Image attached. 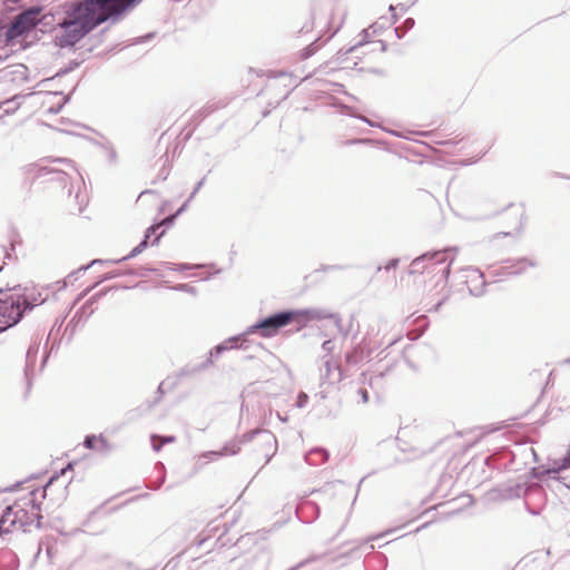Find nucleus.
<instances>
[{
	"instance_id": "obj_1",
	"label": "nucleus",
	"mask_w": 570,
	"mask_h": 570,
	"mask_svg": "<svg viewBox=\"0 0 570 570\" xmlns=\"http://www.w3.org/2000/svg\"><path fill=\"white\" fill-rule=\"evenodd\" d=\"M141 0H83L72 2L58 23L56 40L60 47L73 46L96 26L108 19L117 20L128 8Z\"/></svg>"
},
{
	"instance_id": "obj_2",
	"label": "nucleus",
	"mask_w": 570,
	"mask_h": 570,
	"mask_svg": "<svg viewBox=\"0 0 570 570\" xmlns=\"http://www.w3.org/2000/svg\"><path fill=\"white\" fill-rule=\"evenodd\" d=\"M295 315H296L295 312L284 311V312H279L274 315H271V316L250 325L243 335L230 337L227 341H225L224 343L215 346V348L210 352V357L208 358V363L209 364L213 363L212 357L214 355L218 356L224 351L233 348L234 347L233 343L240 341L247 334H253V333L259 332L261 336H263V337L274 336L281 327L289 324L293 321V318L295 317Z\"/></svg>"
},
{
	"instance_id": "obj_3",
	"label": "nucleus",
	"mask_w": 570,
	"mask_h": 570,
	"mask_svg": "<svg viewBox=\"0 0 570 570\" xmlns=\"http://www.w3.org/2000/svg\"><path fill=\"white\" fill-rule=\"evenodd\" d=\"M41 518L40 505L36 501H23V505L14 501L3 512L0 519V528H3L7 523L10 525L19 524L23 531H27L31 527L40 528Z\"/></svg>"
},
{
	"instance_id": "obj_4",
	"label": "nucleus",
	"mask_w": 570,
	"mask_h": 570,
	"mask_svg": "<svg viewBox=\"0 0 570 570\" xmlns=\"http://www.w3.org/2000/svg\"><path fill=\"white\" fill-rule=\"evenodd\" d=\"M29 307L27 299L20 295L0 298V331L16 325Z\"/></svg>"
},
{
	"instance_id": "obj_5",
	"label": "nucleus",
	"mask_w": 570,
	"mask_h": 570,
	"mask_svg": "<svg viewBox=\"0 0 570 570\" xmlns=\"http://www.w3.org/2000/svg\"><path fill=\"white\" fill-rule=\"evenodd\" d=\"M55 476H52L46 485H39L35 487V484L29 482H22V483H16L11 487L0 488V495L1 494H18V499H28L29 497H40L41 499H46L47 497V489L51 485L53 482Z\"/></svg>"
},
{
	"instance_id": "obj_6",
	"label": "nucleus",
	"mask_w": 570,
	"mask_h": 570,
	"mask_svg": "<svg viewBox=\"0 0 570 570\" xmlns=\"http://www.w3.org/2000/svg\"><path fill=\"white\" fill-rule=\"evenodd\" d=\"M450 252H456V248H446L443 250L425 253V254L414 258L411 263L410 273L414 274V273L423 272L425 268H428V265L425 263L431 264V265L444 263L446 261V254Z\"/></svg>"
},
{
	"instance_id": "obj_7",
	"label": "nucleus",
	"mask_w": 570,
	"mask_h": 570,
	"mask_svg": "<svg viewBox=\"0 0 570 570\" xmlns=\"http://www.w3.org/2000/svg\"><path fill=\"white\" fill-rule=\"evenodd\" d=\"M255 435H261L264 444L268 446V451L265 453V455L267 456V461H269L271 458L276 452V444H277L276 438L274 436V434L272 432H269L267 430L249 431L242 435L239 443L244 444V443L250 442Z\"/></svg>"
},
{
	"instance_id": "obj_8",
	"label": "nucleus",
	"mask_w": 570,
	"mask_h": 570,
	"mask_svg": "<svg viewBox=\"0 0 570 570\" xmlns=\"http://www.w3.org/2000/svg\"><path fill=\"white\" fill-rule=\"evenodd\" d=\"M308 494H321L324 497H350L353 494V490L342 481H332L325 483L317 490L311 491Z\"/></svg>"
},
{
	"instance_id": "obj_9",
	"label": "nucleus",
	"mask_w": 570,
	"mask_h": 570,
	"mask_svg": "<svg viewBox=\"0 0 570 570\" xmlns=\"http://www.w3.org/2000/svg\"><path fill=\"white\" fill-rule=\"evenodd\" d=\"M469 287V292L473 296H480L483 294L485 286L484 276L480 269L474 267H466L463 269Z\"/></svg>"
},
{
	"instance_id": "obj_10",
	"label": "nucleus",
	"mask_w": 570,
	"mask_h": 570,
	"mask_svg": "<svg viewBox=\"0 0 570 570\" xmlns=\"http://www.w3.org/2000/svg\"><path fill=\"white\" fill-rule=\"evenodd\" d=\"M22 170L26 175H32L35 177H41L46 175H58L59 177L57 179H61V175H68V173L63 169H59L56 167H47V166H40L38 164H28L22 167Z\"/></svg>"
},
{
	"instance_id": "obj_11",
	"label": "nucleus",
	"mask_w": 570,
	"mask_h": 570,
	"mask_svg": "<svg viewBox=\"0 0 570 570\" xmlns=\"http://www.w3.org/2000/svg\"><path fill=\"white\" fill-rule=\"evenodd\" d=\"M40 9L39 8H30L21 13H19L16 18L21 19V27L28 32L32 29L39 21Z\"/></svg>"
},
{
	"instance_id": "obj_12",
	"label": "nucleus",
	"mask_w": 570,
	"mask_h": 570,
	"mask_svg": "<svg viewBox=\"0 0 570 570\" xmlns=\"http://www.w3.org/2000/svg\"><path fill=\"white\" fill-rule=\"evenodd\" d=\"M21 19L14 18V20L11 22L10 27L6 31V42L7 45L11 43L14 39L22 36L27 31L23 27H21Z\"/></svg>"
},
{
	"instance_id": "obj_13",
	"label": "nucleus",
	"mask_w": 570,
	"mask_h": 570,
	"mask_svg": "<svg viewBox=\"0 0 570 570\" xmlns=\"http://www.w3.org/2000/svg\"><path fill=\"white\" fill-rule=\"evenodd\" d=\"M239 450H240L239 445H233V446L226 445V446H224V449L222 451L205 452L200 455V458L218 459L226 454L235 455L239 452Z\"/></svg>"
},
{
	"instance_id": "obj_14",
	"label": "nucleus",
	"mask_w": 570,
	"mask_h": 570,
	"mask_svg": "<svg viewBox=\"0 0 570 570\" xmlns=\"http://www.w3.org/2000/svg\"><path fill=\"white\" fill-rule=\"evenodd\" d=\"M21 99H22V96H14L11 99L3 101L0 106V110H2L3 115L13 114L16 110L19 109V107L21 105V101H20Z\"/></svg>"
},
{
	"instance_id": "obj_15",
	"label": "nucleus",
	"mask_w": 570,
	"mask_h": 570,
	"mask_svg": "<svg viewBox=\"0 0 570 570\" xmlns=\"http://www.w3.org/2000/svg\"><path fill=\"white\" fill-rule=\"evenodd\" d=\"M269 556L266 552H259L253 558L252 570H267Z\"/></svg>"
},
{
	"instance_id": "obj_16",
	"label": "nucleus",
	"mask_w": 570,
	"mask_h": 570,
	"mask_svg": "<svg viewBox=\"0 0 570 570\" xmlns=\"http://www.w3.org/2000/svg\"><path fill=\"white\" fill-rule=\"evenodd\" d=\"M375 33H376V28H375V26H374V24H373V26H371V27H370V28H367V29H364V30L361 32V35H360V36L362 37V38H361V40L358 41V43H357L356 46L352 47V48L350 49V51H353V50H355L357 47L363 46L364 43H366V42H367V39H368L372 35H375Z\"/></svg>"
},
{
	"instance_id": "obj_17",
	"label": "nucleus",
	"mask_w": 570,
	"mask_h": 570,
	"mask_svg": "<svg viewBox=\"0 0 570 570\" xmlns=\"http://www.w3.org/2000/svg\"><path fill=\"white\" fill-rule=\"evenodd\" d=\"M147 245H148V242L146 239H142L127 256L122 257L119 261H115V263L136 257L137 255L142 253V250L147 247Z\"/></svg>"
},
{
	"instance_id": "obj_18",
	"label": "nucleus",
	"mask_w": 570,
	"mask_h": 570,
	"mask_svg": "<svg viewBox=\"0 0 570 570\" xmlns=\"http://www.w3.org/2000/svg\"><path fill=\"white\" fill-rule=\"evenodd\" d=\"M518 265L520 266L519 268L517 269H513V266H508L505 267L507 269H509L508 274H520L521 272H523L528 266H535V263L531 262V261H528V259H521L520 262H518Z\"/></svg>"
},
{
	"instance_id": "obj_19",
	"label": "nucleus",
	"mask_w": 570,
	"mask_h": 570,
	"mask_svg": "<svg viewBox=\"0 0 570 570\" xmlns=\"http://www.w3.org/2000/svg\"><path fill=\"white\" fill-rule=\"evenodd\" d=\"M97 441H99L104 446H107V441L102 436H99V439H97L95 435L87 436L85 439V441H83V445L87 449H94L95 448V443Z\"/></svg>"
},
{
	"instance_id": "obj_20",
	"label": "nucleus",
	"mask_w": 570,
	"mask_h": 570,
	"mask_svg": "<svg viewBox=\"0 0 570 570\" xmlns=\"http://www.w3.org/2000/svg\"><path fill=\"white\" fill-rule=\"evenodd\" d=\"M431 511H436L438 513L443 514V515H449L450 514V512L445 510V503L444 502H440L439 504H436V505H434L432 508L425 509L423 514H429Z\"/></svg>"
},
{
	"instance_id": "obj_21",
	"label": "nucleus",
	"mask_w": 570,
	"mask_h": 570,
	"mask_svg": "<svg viewBox=\"0 0 570 570\" xmlns=\"http://www.w3.org/2000/svg\"><path fill=\"white\" fill-rule=\"evenodd\" d=\"M308 395L305 392H299L297 395L296 406L302 409L307 404Z\"/></svg>"
},
{
	"instance_id": "obj_22",
	"label": "nucleus",
	"mask_w": 570,
	"mask_h": 570,
	"mask_svg": "<svg viewBox=\"0 0 570 570\" xmlns=\"http://www.w3.org/2000/svg\"><path fill=\"white\" fill-rule=\"evenodd\" d=\"M304 508H306V509H311V510H315V509H316V505H315L314 501H304V504H303V505H297V507L295 508L296 513L298 514V513H299V511H301L302 509H304Z\"/></svg>"
},
{
	"instance_id": "obj_23",
	"label": "nucleus",
	"mask_w": 570,
	"mask_h": 570,
	"mask_svg": "<svg viewBox=\"0 0 570 570\" xmlns=\"http://www.w3.org/2000/svg\"><path fill=\"white\" fill-rule=\"evenodd\" d=\"M151 442L154 451L159 452L163 446L161 441H159V435H151Z\"/></svg>"
},
{
	"instance_id": "obj_24",
	"label": "nucleus",
	"mask_w": 570,
	"mask_h": 570,
	"mask_svg": "<svg viewBox=\"0 0 570 570\" xmlns=\"http://www.w3.org/2000/svg\"><path fill=\"white\" fill-rule=\"evenodd\" d=\"M331 320H333L335 326L337 327V330L340 332H343V327H342V320L340 318L338 315H330L328 316Z\"/></svg>"
},
{
	"instance_id": "obj_25",
	"label": "nucleus",
	"mask_w": 570,
	"mask_h": 570,
	"mask_svg": "<svg viewBox=\"0 0 570 570\" xmlns=\"http://www.w3.org/2000/svg\"><path fill=\"white\" fill-rule=\"evenodd\" d=\"M313 454L321 455L323 461H326L327 456H328L327 452L324 449H316L309 453V455H313Z\"/></svg>"
},
{
	"instance_id": "obj_26",
	"label": "nucleus",
	"mask_w": 570,
	"mask_h": 570,
	"mask_svg": "<svg viewBox=\"0 0 570 570\" xmlns=\"http://www.w3.org/2000/svg\"><path fill=\"white\" fill-rule=\"evenodd\" d=\"M453 261H454V258H451V259H450V262H449V264L445 266V268H444V269H443V272H442V275H443V277H444L445 279H448V278H449V276H450V273H451V265H452Z\"/></svg>"
},
{
	"instance_id": "obj_27",
	"label": "nucleus",
	"mask_w": 570,
	"mask_h": 570,
	"mask_svg": "<svg viewBox=\"0 0 570 570\" xmlns=\"http://www.w3.org/2000/svg\"><path fill=\"white\" fill-rule=\"evenodd\" d=\"M158 227H159V225H154V226H150L149 228H147L144 239H146L148 242L149 237L157 230Z\"/></svg>"
},
{
	"instance_id": "obj_28",
	"label": "nucleus",
	"mask_w": 570,
	"mask_h": 570,
	"mask_svg": "<svg viewBox=\"0 0 570 570\" xmlns=\"http://www.w3.org/2000/svg\"><path fill=\"white\" fill-rule=\"evenodd\" d=\"M333 347H334V345H333V342H332L331 340H327V341H325V342L322 344V348H323L324 351H326L327 353H331V352L333 351Z\"/></svg>"
},
{
	"instance_id": "obj_29",
	"label": "nucleus",
	"mask_w": 570,
	"mask_h": 570,
	"mask_svg": "<svg viewBox=\"0 0 570 570\" xmlns=\"http://www.w3.org/2000/svg\"><path fill=\"white\" fill-rule=\"evenodd\" d=\"M203 185H204V179H202L200 181L197 183L193 193L189 196V200H191L195 197V195L198 193V190L202 188Z\"/></svg>"
},
{
	"instance_id": "obj_30",
	"label": "nucleus",
	"mask_w": 570,
	"mask_h": 570,
	"mask_svg": "<svg viewBox=\"0 0 570 570\" xmlns=\"http://www.w3.org/2000/svg\"><path fill=\"white\" fill-rule=\"evenodd\" d=\"M176 438L170 435V436H159V441H161V444H167V443H173L175 442Z\"/></svg>"
},
{
	"instance_id": "obj_31",
	"label": "nucleus",
	"mask_w": 570,
	"mask_h": 570,
	"mask_svg": "<svg viewBox=\"0 0 570 570\" xmlns=\"http://www.w3.org/2000/svg\"><path fill=\"white\" fill-rule=\"evenodd\" d=\"M399 264V259L397 258H393L391 259L386 265H385V269L389 271L391 268H395Z\"/></svg>"
},
{
	"instance_id": "obj_32",
	"label": "nucleus",
	"mask_w": 570,
	"mask_h": 570,
	"mask_svg": "<svg viewBox=\"0 0 570 570\" xmlns=\"http://www.w3.org/2000/svg\"><path fill=\"white\" fill-rule=\"evenodd\" d=\"M177 216H175V214L173 216H169V217H166L160 224V225H170L174 223V220L176 219Z\"/></svg>"
},
{
	"instance_id": "obj_33",
	"label": "nucleus",
	"mask_w": 570,
	"mask_h": 570,
	"mask_svg": "<svg viewBox=\"0 0 570 570\" xmlns=\"http://www.w3.org/2000/svg\"><path fill=\"white\" fill-rule=\"evenodd\" d=\"M358 394H360V395H361V397H362V402H363V403H367V401H368V393H367V391H366V390L361 389V390L358 391Z\"/></svg>"
},
{
	"instance_id": "obj_34",
	"label": "nucleus",
	"mask_w": 570,
	"mask_h": 570,
	"mask_svg": "<svg viewBox=\"0 0 570 570\" xmlns=\"http://www.w3.org/2000/svg\"><path fill=\"white\" fill-rule=\"evenodd\" d=\"M414 26V19L412 18H407L405 21H404V29L405 30H409L411 28H413Z\"/></svg>"
},
{
	"instance_id": "obj_35",
	"label": "nucleus",
	"mask_w": 570,
	"mask_h": 570,
	"mask_svg": "<svg viewBox=\"0 0 570 570\" xmlns=\"http://www.w3.org/2000/svg\"><path fill=\"white\" fill-rule=\"evenodd\" d=\"M189 202H190L189 199H188L187 202H185V203L183 204V206H181V207L176 212L175 216H178V215H180L181 213H184V212L186 210V208L188 207V203H189Z\"/></svg>"
},
{
	"instance_id": "obj_36",
	"label": "nucleus",
	"mask_w": 570,
	"mask_h": 570,
	"mask_svg": "<svg viewBox=\"0 0 570 570\" xmlns=\"http://www.w3.org/2000/svg\"><path fill=\"white\" fill-rule=\"evenodd\" d=\"M441 481L445 485H451L452 484V478L451 476H443Z\"/></svg>"
},
{
	"instance_id": "obj_37",
	"label": "nucleus",
	"mask_w": 570,
	"mask_h": 570,
	"mask_svg": "<svg viewBox=\"0 0 570 570\" xmlns=\"http://www.w3.org/2000/svg\"><path fill=\"white\" fill-rule=\"evenodd\" d=\"M345 358H346V362H347V363H355V362H356V361L354 360V356H353V354H352V353H347V354H346V356H345Z\"/></svg>"
},
{
	"instance_id": "obj_38",
	"label": "nucleus",
	"mask_w": 570,
	"mask_h": 570,
	"mask_svg": "<svg viewBox=\"0 0 570 570\" xmlns=\"http://www.w3.org/2000/svg\"><path fill=\"white\" fill-rule=\"evenodd\" d=\"M311 313H312V316L315 317V318L324 317V315L322 314L321 311H313Z\"/></svg>"
},
{
	"instance_id": "obj_39",
	"label": "nucleus",
	"mask_w": 570,
	"mask_h": 570,
	"mask_svg": "<svg viewBox=\"0 0 570 570\" xmlns=\"http://www.w3.org/2000/svg\"><path fill=\"white\" fill-rule=\"evenodd\" d=\"M376 45L380 46L381 51H385V43L383 41H377Z\"/></svg>"
},
{
	"instance_id": "obj_40",
	"label": "nucleus",
	"mask_w": 570,
	"mask_h": 570,
	"mask_svg": "<svg viewBox=\"0 0 570 570\" xmlns=\"http://www.w3.org/2000/svg\"><path fill=\"white\" fill-rule=\"evenodd\" d=\"M277 417H278L282 422H287V417H286V416H282L279 413H277Z\"/></svg>"
},
{
	"instance_id": "obj_41",
	"label": "nucleus",
	"mask_w": 570,
	"mask_h": 570,
	"mask_svg": "<svg viewBox=\"0 0 570 570\" xmlns=\"http://www.w3.org/2000/svg\"><path fill=\"white\" fill-rule=\"evenodd\" d=\"M383 537V534H379V535H375V537H371L367 539V541H373V540H376L379 538Z\"/></svg>"
},
{
	"instance_id": "obj_42",
	"label": "nucleus",
	"mask_w": 570,
	"mask_h": 570,
	"mask_svg": "<svg viewBox=\"0 0 570 570\" xmlns=\"http://www.w3.org/2000/svg\"><path fill=\"white\" fill-rule=\"evenodd\" d=\"M101 263H102V261H100V259H95V261H92V262H91V264H90V265H96V264H101Z\"/></svg>"
},
{
	"instance_id": "obj_43",
	"label": "nucleus",
	"mask_w": 570,
	"mask_h": 570,
	"mask_svg": "<svg viewBox=\"0 0 570 570\" xmlns=\"http://www.w3.org/2000/svg\"><path fill=\"white\" fill-rule=\"evenodd\" d=\"M150 193H153V191H151V190H145V191H141V194H140V196H139V197H141V196H144V195H146V194H150Z\"/></svg>"
},
{
	"instance_id": "obj_44",
	"label": "nucleus",
	"mask_w": 570,
	"mask_h": 570,
	"mask_svg": "<svg viewBox=\"0 0 570 570\" xmlns=\"http://www.w3.org/2000/svg\"><path fill=\"white\" fill-rule=\"evenodd\" d=\"M442 303H443L442 301H441V302H439V303L435 305V308H434V309H435V311H438V309L440 308V306L442 305Z\"/></svg>"
},
{
	"instance_id": "obj_45",
	"label": "nucleus",
	"mask_w": 570,
	"mask_h": 570,
	"mask_svg": "<svg viewBox=\"0 0 570 570\" xmlns=\"http://www.w3.org/2000/svg\"><path fill=\"white\" fill-rule=\"evenodd\" d=\"M395 33L397 35L399 38H401L402 36L400 35V28H395Z\"/></svg>"
},
{
	"instance_id": "obj_46",
	"label": "nucleus",
	"mask_w": 570,
	"mask_h": 570,
	"mask_svg": "<svg viewBox=\"0 0 570 570\" xmlns=\"http://www.w3.org/2000/svg\"><path fill=\"white\" fill-rule=\"evenodd\" d=\"M204 458H200L199 456V460H203ZM206 460L204 461V464H207L208 463V460H210L209 458H205Z\"/></svg>"
},
{
	"instance_id": "obj_47",
	"label": "nucleus",
	"mask_w": 570,
	"mask_h": 570,
	"mask_svg": "<svg viewBox=\"0 0 570 570\" xmlns=\"http://www.w3.org/2000/svg\"><path fill=\"white\" fill-rule=\"evenodd\" d=\"M204 458H200L199 456V460H203ZM206 460L204 461V464H207L208 463V460H210L209 458H205Z\"/></svg>"
},
{
	"instance_id": "obj_48",
	"label": "nucleus",
	"mask_w": 570,
	"mask_h": 570,
	"mask_svg": "<svg viewBox=\"0 0 570 570\" xmlns=\"http://www.w3.org/2000/svg\"><path fill=\"white\" fill-rule=\"evenodd\" d=\"M163 234H164V233H161L157 238H155V240L153 242V244H156Z\"/></svg>"
},
{
	"instance_id": "obj_49",
	"label": "nucleus",
	"mask_w": 570,
	"mask_h": 570,
	"mask_svg": "<svg viewBox=\"0 0 570 570\" xmlns=\"http://www.w3.org/2000/svg\"><path fill=\"white\" fill-rule=\"evenodd\" d=\"M167 175H168V171L163 173V177H161V178H163V179H166V178H167Z\"/></svg>"
},
{
	"instance_id": "obj_50",
	"label": "nucleus",
	"mask_w": 570,
	"mask_h": 570,
	"mask_svg": "<svg viewBox=\"0 0 570 570\" xmlns=\"http://www.w3.org/2000/svg\"><path fill=\"white\" fill-rule=\"evenodd\" d=\"M67 167L73 169V166L70 163H66Z\"/></svg>"
},
{
	"instance_id": "obj_51",
	"label": "nucleus",
	"mask_w": 570,
	"mask_h": 570,
	"mask_svg": "<svg viewBox=\"0 0 570 570\" xmlns=\"http://www.w3.org/2000/svg\"><path fill=\"white\" fill-rule=\"evenodd\" d=\"M448 493H439L438 497H446Z\"/></svg>"
},
{
	"instance_id": "obj_52",
	"label": "nucleus",
	"mask_w": 570,
	"mask_h": 570,
	"mask_svg": "<svg viewBox=\"0 0 570 570\" xmlns=\"http://www.w3.org/2000/svg\"><path fill=\"white\" fill-rule=\"evenodd\" d=\"M326 367L328 368L330 367V361H326Z\"/></svg>"
},
{
	"instance_id": "obj_53",
	"label": "nucleus",
	"mask_w": 570,
	"mask_h": 570,
	"mask_svg": "<svg viewBox=\"0 0 570 570\" xmlns=\"http://www.w3.org/2000/svg\"><path fill=\"white\" fill-rule=\"evenodd\" d=\"M3 292V289L0 288V294Z\"/></svg>"
}]
</instances>
